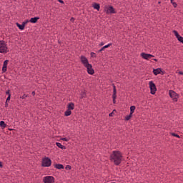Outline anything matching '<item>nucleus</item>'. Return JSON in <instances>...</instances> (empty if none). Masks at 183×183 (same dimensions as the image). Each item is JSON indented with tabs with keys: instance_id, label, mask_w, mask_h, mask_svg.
<instances>
[{
	"instance_id": "obj_18",
	"label": "nucleus",
	"mask_w": 183,
	"mask_h": 183,
	"mask_svg": "<svg viewBox=\"0 0 183 183\" xmlns=\"http://www.w3.org/2000/svg\"><path fill=\"white\" fill-rule=\"evenodd\" d=\"M56 145L59 147L61 148V149H66V147L64 145H61V143L56 142Z\"/></svg>"
},
{
	"instance_id": "obj_17",
	"label": "nucleus",
	"mask_w": 183,
	"mask_h": 183,
	"mask_svg": "<svg viewBox=\"0 0 183 183\" xmlns=\"http://www.w3.org/2000/svg\"><path fill=\"white\" fill-rule=\"evenodd\" d=\"M54 168H56V169H64V165L61 164H56L54 165Z\"/></svg>"
},
{
	"instance_id": "obj_4",
	"label": "nucleus",
	"mask_w": 183,
	"mask_h": 183,
	"mask_svg": "<svg viewBox=\"0 0 183 183\" xmlns=\"http://www.w3.org/2000/svg\"><path fill=\"white\" fill-rule=\"evenodd\" d=\"M149 85L150 88V94H152V95H155V93L157 92V86L154 82L152 81H149Z\"/></svg>"
},
{
	"instance_id": "obj_9",
	"label": "nucleus",
	"mask_w": 183,
	"mask_h": 183,
	"mask_svg": "<svg viewBox=\"0 0 183 183\" xmlns=\"http://www.w3.org/2000/svg\"><path fill=\"white\" fill-rule=\"evenodd\" d=\"M140 56H142V58H143V59H146L147 61H149V59H151V58H154V56H155L152 54L147 53H142Z\"/></svg>"
},
{
	"instance_id": "obj_2",
	"label": "nucleus",
	"mask_w": 183,
	"mask_h": 183,
	"mask_svg": "<svg viewBox=\"0 0 183 183\" xmlns=\"http://www.w3.org/2000/svg\"><path fill=\"white\" fill-rule=\"evenodd\" d=\"M104 11L106 12L107 15H109V14H117V11L114 8V6L111 5L105 6Z\"/></svg>"
},
{
	"instance_id": "obj_37",
	"label": "nucleus",
	"mask_w": 183,
	"mask_h": 183,
	"mask_svg": "<svg viewBox=\"0 0 183 183\" xmlns=\"http://www.w3.org/2000/svg\"><path fill=\"white\" fill-rule=\"evenodd\" d=\"M61 141H66V142H68V139L66 137L62 138Z\"/></svg>"
},
{
	"instance_id": "obj_28",
	"label": "nucleus",
	"mask_w": 183,
	"mask_h": 183,
	"mask_svg": "<svg viewBox=\"0 0 183 183\" xmlns=\"http://www.w3.org/2000/svg\"><path fill=\"white\" fill-rule=\"evenodd\" d=\"M28 22H29V20H26V21H24L21 25H23V26L25 28V25H26Z\"/></svg>"
},
{
	"instance_id": "obj_20",
	"label": "nucleus",
	"mask_w": 183,
	"mask_h": 183,
	"mask_svg": "<svg viewBox=\"0 0 183 183\" xmlns=\"http://www.w3.org/2000/svg\"><path fill=\"white\" fill-rule=\"evenodd\" d=\"M16 25L21 31H24V29H25V27H24L22 24H19V23H16Z\"/></svg>"
},
{
	"instance_id": "obj_16",
	"label": "nucleus",
	"mask_w": 183,
	"mask_h": 183,
	"mask_svg": "<svg viewBox=\"0 0 183 183\" xmlns=\"http://www.w3.org/2000/svg\"><path fill=\"white\" fill-rule=\"evenodd\" d=\"M93 8H94V9H97V11H99V9H101V6H100L99 4H98V3H94V4H93Z\"/></svg>"
},
{
	"instance_id": "obj_6",
	"label": "nucleus",
	"mask_w": 183,
	"mask_h": 183,
	"mask_svg": "<svg viewBox=\"0 0 183 183\" xmlns=\"http://www.w3.org/2000/svg\"><path fill=\"white\" fill-rule=\"evenodd\" d=\"M52 161L49 157H45L42 159L41 165L42 167H51Z\"/></svg>"
},
{
	"instance_id": "obj_3",
	"label": "nucleus",
	"mask_w": 183,
	"mask_h": 183,
	"mask_svg": "<svg viewBox=\"0 0 183 183\" xmlns=\"http://www.w3.org/2000/svg\"><path fill=\"white\" fill-rule=\"evenodd\" d=\"M6 52H8V47L5 44V41H0V53L6 54Z\"/></svg>"
},
{
	"instance_id": "obj_21",
	"label": "nucleus",
	"mask_w": 183,
	"mask_h": 183,
	"mask_svg": "<svg viewBox=\"0 0 183 183\" xmlns=\"http://www.w3.org/2000/svg\"><path fill=\"white\" fill-rule=\"evenodd\" d=\"M0 127L1 128H6V124L4 121L0 122Z\"/></svg>"
},
{
	"instance_id": "obj_41",
	"label": "nucleus",
	"mask_w": 183,
	"mask_h": 183,
	"mask_svg": "<svg viewBox=\"0 0 183 183\" xmlns=\"http://www.w3.org/2000/svg\"><path fill=\"white\" fill-rule=\"evenodd\" d=\"M31 95H33V97H35V92H32Z\"/></svg>"
},
{
	"instance_id": "obj_13",
	"label": "nucleus",
	"mask_w": 183,
	"mask_h": 183,
	"mask_svg": "<svg viewBox=\"0 0 183 183\" xmlns=\"http://www.w3.org/2000/svg\"><path fill=\"white\" fill-rule=\"evenodd\" d=\"M8 62H9V60H5L4 61L3 67H2V72H6L7 67H8Z\"/></svg>"
},
{
	"instance_id": "obj_40",
	"label": "nucleus",
	"mask_w": 183,
	"mask_h": 183,
	"mask_svg": "<svg viewBox=\"0 0 183 183\" xmlns=\"http://www.w3.org/2000/svg\"><path fill=\"white\" fill-rule=\"evenodd\" d=\"M59 1V2H60V4H64V1H62V0H58Z\"/></svg>"
},
{
	"instance_id": "obj_42",
	"label": "nucleus",
	"mask_w": 183,
	"mask_h": 183,
	"mask_svg": "<svg viewBox=\"0 0 183 183\" xmlns=\"http://www.w3.org/2000/svg\"><path fill=\"white\" fill-rule=\"evenodd\" d=\"M3 165H2V162H0V168H2Z\"/></svg>"
},
{
	"instance_id": "obj_22",
	"label": "nucleus",
	"mask_w": 183,
	"mask_h": 183,
	"mask_svg": "<svg viewBox=\"0 0 183 183\" xmlns=\"http://www.w3.org/2000/svg\"><path fill=\"white\" fill-rule=\"evenodd\" d=\"M135 109H136L135 106H131V107H130V114H132H132H134V112L135 111Z\"/></svg>"
},
{
	"instance_id": "obj_10",
	"label": "nucleus",
	"mask_w": 183,
	"mask_h": 183,
	"mask_svg": "<svg viewBox=\"0 0 183 183\" xmlns=\"http://www.w3.org/2000/svg\"><path fill=\"white\" fill-rule=\"evenodd\" d=\"M113 104H117V86H115V84H113Z\"/></svg>"
},
{
	"instance_id": "obj_14",
	"label": "nucleus",
	"mask_w": 183,
	"mask_h": 183,
	"mask_svg": "<svg viewBox=\"0 0 183 183\" xmlns=\"http://www.w3.org/2000/svg\"><path fill=\"white\" fill-rule=\"evenodd\" d=\"M67 109L72 111L75 109V104L72 102H70L67 104Z\"/></svg>"
},
{
	"instance_id": "obj_7",
	"label": "nucleus",
	"mask_w": 183,
	"mask_h": 183,
	"mask_svg": "<svg viewBox=\"0 0 183 183\" xmlns=\"http://www.w3.org/2000/svg\"><path fill=\"white\" fill-rule=\"evenodd\" d=\"M44 183H54L55 182V178L52 176L44 177L43 179Z\"/></svg>"
},
{
	"instance_id": "obj_34",
	"label": "nucleus",
	"mask_w": 183,
	"mask_h": 183,
	"mask_svg": "<svg viewBox=\"0 0 183 183\" xmlns=\"http://www.w3.org/2000/svg\"><path fill=\"white\" fill-rule=\"evenodd\" d=\"M70 21H71V22H75V18H74V17H71V19H70Z\"/></svg>"
},
{
	"instance_id": "obj_26",
	"label": "nucleus",
	"mask_w": 183,
	"mask_h": 183,
	"mask_svg": "<svg viewBox=\"0 0 183 183\" xmlns=\"http://www.w3.org/2000/svg\"><path fill=\"white\" fill-rule=\"evenodd\" d=\"M170 134L172 136V137H176V138H181V137H179V135L175 134V133H170Z\"/></svg>"
},
{
	"instance_id": "obj_5",
	"label": "nucleus",
	"mask_w": 183,
	"mask_h": 183,
	"mask_svg": "<svg viewBox=\"0 0 183 183\" xmlns=\"http://www.w3.org/2000/svg\"><path fill=\"white\" fill-rule=\"evenodd\" d=\"M169 97H172V99L174 102H178V98H179V96L178 95V94H177L173 90H170L169 92Z\"/></svg>"
},
{
	"instance_id": "obj_31",
	"label": "nucleus",
	"mask_w": 183,
	"mask_h": 183,
	"mask_svg": "<svg viewBox=\"0 0 183 183\" xmlns=\"http://www.w3.org/2000/svg\"><path fill=\"white\" fill-rule=\"evenodd\" d=\"M178 41H179V42H182V41H183V37L182 36H179L178 39Z\"/></svg>"
},
{
	"instance_id": "obj_38",
	"label": "nucleus",
	"mask_w": 183,
	"mask_h": 183,
	"mask_svg": "<svg viewBox=\"0 0 183 183\" xmlns=\"http://www.w3.org/2000/svg\"><path fill=\"white\" fill-rule=\"evenodd\" d=\"M104 49H105L104 47H102L100 50H99V52H102V51H104Z\"/></svg>"
},
{
	"instance_id": "obj_15",
	"label": "nucleus",
	"mask_w": 183,
	"mask_h": 183,
	"mask_svg": "<svg viewBox=\"0 0 183 183\" xmlns=\"http://www.w3.org/2000/svg\"><path fill=\"white\" fill-rule=\"evenodd\" d=\"M39 19V17H34L29 20V22H31V24H36Z\"/></svg>"
},
{
	"instance_id": "obj_30",
	"label": "nucleus",
	"mask_w": 183,
	"mask_h": 183,
	"mask_svg": "<svg viewBox=\"0 0 183 183\" xmlns=\"http://www.w3.org/2000/svg\"><path fill=\"white\" fill-rule=\"evenodd\" d=\"M91 56H92V58H97V54L94 52H92L91 53Z\"/></svg>"
},
{
	"instance_id": "obj_32",
	"label": "nucleus",
	"mask_w": 183,
	"mask_h": 183,
	"mask_svg": "<svg viewBox=\"0 0 183 183\" xmlns=\"http://www.w3.org/2000/svg\"><path fill=\"white\" fill-rule=\"evenodd\" d=\"M10 101H11V94H9V96H8V97H7L6 102H9Z\"/></svg>"
},
{
	"instance_id": "obj_25",
	"label": "nucleus",
	"mask_w": 183,
	"mask_h": 183,
	"mask_svg": "<svg viewBox=\"0 0 183 183\" xmlns=\"http://www.w3.org/2000/svg\"><path fill=\"white\" fill-rule=\"evenodd\" d=\"M173 34H174L175 36H176L177 39L180 36L179 34H178V31H177V30H174V31H173Z\"/></svg>"
},
{
	"instance_id": "obj_24",
	"label": "nucleus",
	"mask_w": 183,
	"mask_h": 183,
	"mask_svg": "<svg viewBox=\"0 0 183 183\" xmlns=\"http://www.w3.org/2000/svg\"><path fill=\"white\" fill-rule=\"evenodd\" d=\"M171 4L173 5L174 8H177L178 6V4L176 2H174V0H170Z\"/></svg>"
},
{
	"instance_id": "obj_23",
	"label": "nucleus",
	"mask_w": 183,
	"mask_h": 183,
	"mask_svg": "<svg viewBox=\"0 0 183 183\" xmlns=\"http://www.w3.org/2000/svg\"><path fill=\"white\" fill-rule=\"evenodd\" d=\"M131 118H132V114L130 113L129 115H128L125 117V121H129V119H131Z\"/></svg>"
},
{
	"instance_id": "obj_33",
	"label": "nucleus",
	"mask_w": 183,
	"mask_h": 183,
	"mask_svg": "<svg viewBox=\"0 0 183 183\" xmlns=\"http://www.w3.org/2000/svg\"><path fill=\"white\" fill-rule=\"evenodd\" d=\"M6 95H9H9H11V90H7L6 92Z\"/></svg>"
},
{
	"instance_id": "obj_27",
	"label": "nucleus",
	"mask_w": 183,
	"mask_h": 183,
	"mask_svg": "<svg viewBox=\"0 0 183 183\" xmlns=\"http://www.w3.org/2000/svg\"><path fill=\"white\" fill-rule=\"evenodd\" d=\"M117 110L114 109L113 112L109 114V117H114L115 115V113L114 112H115Z\"/></svg>"
},
{
	"instance_id": "obj_44",
	"label": "nucleus",
	"mask_w": 183,
	"mask_h": 183,
	"mask_svg": "<svg viewBox=\"0 0 183 183\" xmlns=\"http://www.w3.org/2000/svg\"><path fill=\"white\" fill-rule=\"evenodd\" d=\"M153 60H154L155 62H158V59H154Z\"/></svg>"
},
{
	"instance_id": "obj_29",
	"label": "nucleus",
	"mask_w": 183,
	"mask_h": 183,
	"mask_svg": "<svg viewBox=\"0 0 183 183\" xmlns=\"http://www.w3.org/2000/svg\"><path fill=\"white\" fill-rule=\"evenodd\" d=\"M112 45V44H107V45H106V46H103V48L104 49H106V48H109V46H111Z\"/></svg>"
},
{
	"instance_id": "obj_1",
	"label": "nucleus",
	"mask_w": 183,
	"mask_h": 183,
	"mask_svg": "<svg viewBox=\"0 0 183 183\" xmlns=\"http://www.w3.org/2000/svg\"><path fill=\"white\" fill-rule=\"evenodd\" d=\"M110 161H113L114 165H119L122 162V153L119 151H113L110 156Z\"/></svg>"
},
{
	"instance_id": "obj_35",
	"label": "nucleus",
	"mask_w": 183,
	"mask_h": 183,
	"mask_svg": "<svg viewBox=\"0 0 183 183\" xmlns=\"http://www.w3.org/2000/svg\"><path fill=\"white\" fill-rule=\"evenodd\" d=\"M27 97H28V95L24 94V95L21 97V99H25V98H26Z\"/></svg>"
},
{
	"instance_id": "obj_36",
	"label": "nucleus",
	"mask_w": 183,
	"mask_h": 183,
	"mask_svg": "<svg viewBox=\"0 0 183 183\" xmlns=\"http://www.w3.org/2000/svg\"><path fill=\"white\" fill-rule=\"evenodd\" d=\"M72 169V167L71 166H69V165H67L66 167V169Z\"/></svg>"
},
{
	"instance_id": "obj_19",
	"label": "nucleus",
	"mask_w": 183,
	"mask_h": 183,
	"mask_svg": "<svg viewBox=\"0 0 183 183\" xmlns=\"http://www.w3.org/2000/svg\"><path fill=\"white\" fill-rule=\"evenodd\" d=\"M72 114V112L67 109V110L64 112L65 117H69Z\"/></svg>"
},
{
	"instance_id": "obj_47",
	"label": "nucleus",
	"mask_w": 183,
	"mask_h": 183,
	"mask_svg": "<svg viewBox=\"0 0 183 183\" xmlns=\"http://www.w3.org/2000/svg\"><path fill=\"white\" fill-rule=\"evenodd\" d=\"M182 44H183V41H182Z\"/></svg>"
},
{
	"instance_id": "obj_45",
	"label": "nucleus",
	"mask_w": 183,
	"mask_h": 183,
	"mask_svg": "<svg viewBox=\"0 0 183 183\" xmlns=\"http://www.w3.org/2000/svg\"><path fill=\"white\" fill-rule=\"evenodd\" d=\"M102 45H104V42H102V43L100 44V46H102Z\"/></svg>"
},
{
	"instance_id": "obj_46",
	"label": "nucleus",
	"mask_w": 183,
	"mask_h": 183,
	"mask_svg": "<svg viewBox=\"0 0 183 183\" xmlns=\"http://www.w3.org/2000/svg\"><path fill=\"white\" fill-rule=\"evenodd\" d=\"M158 4H161V1H159Z\"/></svg>"
},
{
	"instance_id": "obj_11",
	"label": "nucleus",
	"mask_w": 183,
	"mask_h": 183,
	"mask_svg": "<svg viewBox=\"0 0 183 183\" xmlns=\"http://www.w3.org/2000/svg\"><path fill=\"white\" fill-rule=\"evenodd\" d=\"M80 61L81 64L84 65V66H86L89 64V61H88V59H86L85 56H81Z\"/></svg>"
},
{
	"instance_id": "obj_39",
	"label": "nucleus",
	"mask_w": 183,
	"mask_h": 183,
	"mask_svg": "<svg viewBox=\"0 0 183 183\" xmlns=\"http://www.w3.org/2000/svg\"><path fill=\"white\" fill-rule=\"evenodd\" d=\"M5 107H6V108H8V102H6V103H5Z\"/></svg>"
},
{
	"instance_id": "obj_43",
	"label": "nucleus",
	"mask_w": 183,
	"mask_h": 183,
	"mask_svg": "<svg viewBox=\"0 0 183 183\" xmlns=\"http://www.w3.org/2000/svg\"><path fill=\"white\" fill-rule=\"evenodd\" d=\"M179 74L180 75H183V72H182V71H179Z\"/></svg>"
},
{
	"instance_id": "obj_12",
	"label": "nucleus",
	"mask_w": 183,
	"mask_h": 183,
	"mask_svg": "<svg viewBox=\"0 0 183 183\" xmlns=\"http://www.w3.org/2000/svg\"><path fill=\"white\" fill-rule=\"evenodd\" d=\"M153 74L154 75H158L159 74H161V75H164V74H165V71H162V69L161 68H157L153 69Z\"/></svg>"
},
{
	"instance_id": "obj_8",
	"label": "nucleus",
	"mask_w": 183,
	"mask_h": 183,
	"mask_svg": "<svg viewBox=\"0 0 183 183\" xmlns=\"http://www.w3.org/2000/svg\"><path fill=\"white\" fill-rule=\"evenodd\" d=\"M87 69V73L89 75H94L95 74V70L92 69V64H89L86 66H84Z\"/></svg>"
}]
</instances>
